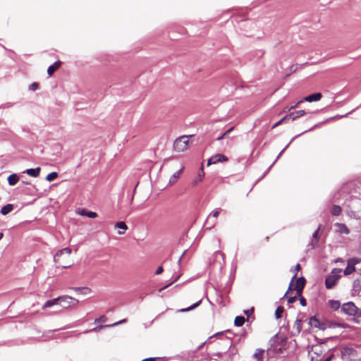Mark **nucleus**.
I'll return each instance as SVG.
<instances>
[{"instance_id":"f257e3e1","label":"nucleus","mask_w":361,"mask_h":361,"mask_svg":"<svg viewBox=\"0 0 361 361\" xmlns=\"http://www.w3.org/2000/svg\"><path fill=\"white\" fill-rule=\"evenodd\" d=\"M71 254V248H63L56 253L54 257V262L58 264L59 267H61V268H69L73 265V262L70 258Z\"/></svg>"},{"instance_id":"f03ea898","label":"nucleus","mask_w":361,"mask_h":361,"mask_svg":"<svg viewBox=\"0 0 361 361\" xmlns=\"http://www.w3.org/2000/svg\"><path fill=\"white\" fill-rule=\"evenodd\" d=\"M341 311L348 316L354 317V321L359 323L357 319L361 317V310L353 302L344 303L341 307Z\"/></svg>"},{"instance_id":"7ed1b4c3","label":"nucleus","mask_w":361,"mask_h":361,"mask_svg":"<svg viewBox=\"0 0 361 361\" xmlns=\"http://www.w3.org/2000/svg\"><path fill=\"white\" fill-rule=\"evenodd\" d=\"M66 300H70L68 306H75L78 304L79 301L68 295H63L58 297L56 298H54L53 300H47L43 305L42 308L46 309L48 307H51L53 305L58 303L59 301H66Z\"/></svg>"},{"instance_id":"20e7f679","label":"nucleus","mask_w":361,"mask_h":361,"mask_svg":"<svg viewBox=\"0 0 361 361\" xmlns=\"http://www.w3.org/2000/svg\"><path fill=\"white\" fill-rule=\"evenodd\" d=\"M192 135H183L178 137L173 142V149L178 152L186 150L189 145V138Z\"/></svg>"},{"instance_id":"39448f33","label":"nucleus","mask_w":361,"mask_h":361,"mask_svg":"<svg viewBox=\"0 0 361 361\" xmlns=\"http://www.w3.org/2000/svg\"><path fill=\"white\" fill-rule=\"evenodd\" d=\"M341 269H334L331 271V275L328 276L325 280V286L327 289L332 288L338 281L340 278V272Z\"/></svg>"},{"instance_id":"423d86ee","label":"nucleus","mask_w":361,"mask_h":361,"mask_svg":"<svg viewBox=\"0 0 361 361\" xmlns=\"http://www.w3.org/2000/svg\"><path fill=\"white\" fill-rule=\"evenodd\" d=\"M361 262V259L353 257L348 260V265L343 271L345 276H348L355 271V266Z\"/></svg>"},{"instance_id":"0eeeda50","label":"nucleus","mask_w":361,"mask_h":361,"mask_svg":"<svg viewBox=\"0 0 361 361\" xmlns=\"http://www.w3.org/2000/svg\"><path fill=\"white\" fill-rule=\"evenodd\" d=\"M227 161V157L221 154H216L208 159L207 165L215 164L218 162H224Z\"/></svg>"},{"instance_id":"6e6552de","label":"nucleus","mask_w":361,"mask_h":361,"mask_svg":"<svg viewBox=\"0 0 361 361\" xmlns=\"http://www.w3.org/2000/svg\"><path fill=\"white\" fill-rule=\"evenodd\" d=\"M305 279L304 277H300L298 279L295 281V290L296 291V294L298 296H300L302 295V292L305 287Z\"/></svg>"},{"instance_id":"1a4fd4ad","label":"nucleus","mask_w":361,"mask_h":361,"mask_svg":"<svg viewBox=\"0 0 361 361\" xmlns=\"http://www.w3.org/2000/svg\"><path fill=\"white\" fill-rule=\"evenodd\" d=\"M334 226L336 227V231L339 233H341V234H349L350 233V230L346 226V225L344 224L336 223V224H334Z\"/></svg>"},{"instance_id":"9d476101","label":"nucleus","mask_w":361,"mask_h":361,"mask_svg":"<svg viewBox=\"0 0 361 361\" xmlns=\"http://www.w3.org/2000/svg\"><path fill=\"white\" fill-rule=\"evenodd\" d=\"M126 321H127V320H126V319H122V320H121V321H118V322H115V323H114V324H111V325H106V326L100 325V326H97V327H95V328H94V329H91V330L85 331H84L83 333H84V334H86V333H88V332H90V331H97V330L101 329H102L103 327L116 326H118V325H119V324H123V323L126 322Z\"/></svg>"},{"instance_id":"9b49d317","label":"nucleus","mask_w":361,"mask_h":361,"mask_svg":"<svg viewBox=\"0 0 361 361\" xmlns=\"http://www.w3.org/2000/svg\"><path fill=\"white\" fill-rule=\"evenodd\" d=\"M322 97V95L320 92L312 94L309 96L305 97L303 100L308 102H317L319 101Z\"/></svg>"},{"instance_id":"f8f14e48","label":"nucleus","mask_w":361,"mask_h":361,"mask_svg":"<svg viewBox=\"0 0 361 361\" xmlns=\"http://www.w3.org/2000/svg\"><path fill=\"white\" fill-rule=\"evenodd\" d=\"M306 112L304 110H298L291 112L290 114L286 116H288V119H291L292 121H294L296 118L304 116Z\"/></svg>"},{"instance_id":"ddd939ff","label":"nucleus","mask_w":361,"mask_h":361,"mask_svg":"<svg viewBox=\"0 0 361 361\" xmlns=\"http://www.w3.org/2000/svg\"><path fill=\"white\" fill-rule=\"evenodd\" d=\"M41 169L40 167H37L35 169H29L23 171V173H27L28 176L37 178L39 176Z\"/></svg>"},{"instance_id":"4468645a","label":"nucleus","mask_w":361,"mask_h":361,"mask_svg":"<svg viewBox=\"0 0 361 361\" xmlns=\"http://www.w3.org/2000/svg\"><path fill=\"white\" fill-rule=\"evenodd\" d=\"M361 290V279H355L353 283L352 291L353 294H359Z\"/></svg>"},{"instance_id":"2eb2a0df","label":"nucleus","mask_w":361,"mask_h":361,"mask_svg":"<svg viewBox=\"0 0 361 361\" xmlns=\"http://www.w3.org/2000/svg\"><path fill=\"white\" fill-rule=\"evenodd\" d=\"M184 168L182 167L180 170L174 173L169 179V185H172L176 183L179 178L180 174L183 171Z\"/></svg>"},{"instance_id":"dca6fc26","label":"nucleus","mask_w":361,"mask_h":361,"mask_svg":"<svg viewBox=\"0 0 361 361\" xmlns=\"http://www.w3.org/2000/svg\"><path fill=\"white\" fill-rule=\"evenodd\" d=\"M60 65V61H56L54 64L49 66L47 69V74L49 75H53V73L59 68Z\"/></svg>"},{"instance_id":"f3484780","label":"nucleus","mask_w":361,"mask_h":361,"mask_svg":"<svg viewBox=\"0 0 361 361\" xmlns=\"http://www.w3.org/2000/svg\"><path fill=\"white\" fill-rule=\"evenodd\" d=\"M18 180L19 177L16 173H13L8 177V182L10 185H15Z\"/></svg>"},{"instance_id":"a211bd4d","label":"nucleus","mask_w":361,"mask_h":361,"mask_svg":"<svg viewBox=\"0 0 361 361\" xmlns=\"http://www.w3.org/2000/svg\"><path fill=\"white\" fill-rule=\"evenodd\" d=\"M79 214L82 216H86L89 218H96L97 216V214L94 212L87 211L86 209H82Z\"/></svg>"},{"instance_id":"6ab92c4d","label":"nucleus","mask_w":361,"mask_h":361,"mask_svg":"<svg viewBox=\"0 0 361 361\" xmlns=\"http://www.w3.org/2000/svg\"><path fill=\"white\" fill-rule=\"evenodd\" d=\"M204 176V172L203 171V168L202 167L201 170H200V172L198 174V176L192 181V185L193 186L197 185L199 182L202 181Z\"/></svg>"},{"instance_id":"aec40b11","label":"nucleus","mask_w":361,"mask_h":361,"mask_svg":"<svg viewBox=\"0 0 361 361\" xmlns=\"http://www.w3.org/2000/svg\"><path fill=\"white\" fill-rule=\"evenodd\" d=\"M264 353V350L263 349L257 348L255 350V353H254L253 357H254V358L256 359L257 361H261L262 360Z\"/></svg>"},{"instance_id":"412c9836","label":"nucleus","mask_w":361,"mask_h":361,"mask_svg":"<svg viewBox=\"0 0 361 361\" xmlns=\"http://www.w3.org/2000/svg\"><path fill=\"white\" fill-rule=\"evenodd\" d=\"M13 209V204H8L5 206H4L1 209V213L3 214V215H6L8 214V213H10L12 209Z\"/></svg>"},{"instance_id":"4be33fe9","label":"nucleus","mask_w":361,"mask_h":361,"mask_svg":"<svg viewBox=\"0 0 361 361\" xmlns=\"http://www.w3.org/2000/svg\"><path fill=\"white\" fill-rule=\"evenodd\" d=\"M309 324L312 327L319 328L321 329V324L320 322L316 319L315 317H311L309 322Z\"/></svg>"},{"instance_id":"5701e85b","label":"nucleus","mask_w":361,"mask_h":361,"mask_svg":"<svg viewBox=\"0 0 361 361\" xmlns=\"http://www.w3.org/2000/svg\"><path fill=\"white\" fill-rule=\"evenodd\" d=\"M245 318L243 316H237L235 318V320H234V324L235 326H238V327H240V326H242L243 325V324L245 323Z\"/></svg>"},{"instance_id":"b1692460","label":"nucleus","mask_w":361,"mask_h":361,"mask_svg":"<svg viewBox=\"0 0 361 361\" xmlns=\"http://www.w3.org/2000/svg\"><path fill=\"white\" fill-rule=\"evenodd\" d=\"M301 322V319H297L293 324V329L296 331L297 334H300L302 330Z\"/></svg>"},{"instance_id":"393cba45","label":"nucleus","mask_w":361,"mask_h":361,"mask_svg":"<svg viewBox=\"0 0 361 361\" xmlns=\"http://www.w3.org/2000/svg\"><path fill=\"white\" fill-rule=\"evenodd\" d=\"M341 207L338 205H334L331 209V214L334 216H338L341 213Z\"/></svg>"},{"instance_id":"a878e982","label":"nucleus","mask_w":361,"mask_h":361,"mask_svg":"<svg viewBox=\"0 0 361 361\" xmlns=\"http://www.w3.org/2000/svg\"><path fill=\"white\" fill-rule=\"evenodd\" d=\"M201 302H202V300H200L199 301H197V302L194 303L191 306H190V307H188L187 308L180 310V312H185L190 311V310L195 309V307H198L200 305Z\"/></svg>"},{"instance_id":"bb28decb","label":"nucleus","mask_w":361,"mask_h":361,"mask_svg":"<svg viewBox=\"0 0 361 361\" xmlns=\"http://www.w3.org/2000/svg\"><path fill=\"white\" fill-rule=\"evenodd\" d=\"M329 304L333 310H336L340 307V302L338 300H329Z\"/></svg>"},{"instance_id":"cd10ccee","label":"nucleus","mask_w":361,"mask_h":361,"mask_svg":"<svg viewBox=\"0 0 361 361\" xmlns=\"http://www.w3.org/2000/svg\"><path fill=\"white\" fill-rule=\"evenodd\" d=\"M57 177H58V173L56 172H51L47 176L46 180L47 181H52L54 179H56Z\"/></svg>"},{"instance_id":"c85d7f7f","label":"nucleus","mask_w":361,"mask_h":361,"mask_svg":"<svg viewBox=\"0 0 361 361\" xmlns=\"http://www.w3.org/2000/svg\"><path fill=\"white\" fill-rule=\"evenodd\" d=\"M115 227L117 228H119V229H122V230H127L128 229V226L126 224L125 222L123 221H119V222H117L116 224H115Z\"/></svg>"},{"instance_id":"c756f323","label":"nucleus","mask_w":361,"mask_h":361,"mask_svg":"<svg viewBox=\"0 0 361 361\" xmlns=\"http://www.w3.org/2000/svg\"><path fill=\"white\" fill-rule=\"evenodd\" d=\"M283 307L282 306H279L276 308L275 311V317L276 319H279L281 317V314L283 312Z\"/></svg>"},{"instance_id":"7c9ffc66","label":"nucleus","mask_w":361,"mask_h":361,"mask_svg":"<svg viewBox=\"0 0 361 361\" xmlns=\"http://www.w3.org/2000/svg\"><path fill=\"white\" fill-rule=\"evenodd\" d=\"M298 136H300V135H295V137H293L291 140L290 141V142L280 152V153L279 154L278 157H276V161H277V159L282 155V154L285 152V150L288 147V146L290 145V144L296 138L298 137Z\"/></svg>"},{"instance_id":"2f4dec72","label":"nucleus","mask_w":361,"mask_h":361,"mask_svg":"<svg viewBox=\"0 0 361 361\" xmlns=\"http://www.w3.org/2000/svg\"><path fill=\"white\" fill-rule=\"evenodd\" d=\"M233 127H231L229 129H228L224 134H222L221 135H220L219 137H218L216 138V140L218 141L219 140H221L223 138H224L225 137H226L233 130Z\"/></svg>"},{"instance_id":"473e14b6","label":"nucleus","mask_w":361,"mask_h":361,"mask_svg":"<svg viewBox=\"0 0 361 361\" xmlns=\"http://www.w3.org/2000/svg\"><path fill=\"white\" fill-rule=\"evenodd\" d=\"M39 84L37 82H32L29 86V90H32V91H35V90H37L39 89Z\"/></svg>"},{"instance_id":"72a5a7b5","label":"nucleus","mask_w":361,"mask_h":361,"mask_svg":"<svg viewBox=\"0 0 361 361\" xmlns=\"http://www.w3.org/2000/svg\"><path fill=\"white\" fill-rule=\"evenodd\" d=\"M288 119V116H285L284 117H283L281 119H280L279 121H277L276 123H274L272 126V128H274L276 127H277L278 126H279L280 124H281L283 122H284L286 120Z\"/></svg>"},{"instance_id":"f704fd0d","label":"nucleus","mask_w":361,"mask_h":361,"mask_svg":"<svg viewBox=\"0 0 361 361\" xmlns=\"http://www.w3.org/2000/svg\"><path fill=\"white\" fill-rule=\"evenodd\" d=\"M222 335H223V333H222V332L216 333V334H215L214 336H210V337L207 339V342L210 343V342H212V339L214 337L219 338V337H221Z\"/></svg>"},{"instance_id":"c9c22d12","label":"nucleus","mask_w":361,"mask_h":361,"mask_svg":"<svg viewBox=\"0 0 361 361\" xmlns=\"http://www.w3.org/2000/svg\"><path fill=\"white\" fill-rule=\"evenodd\" d=\"M106 319L104 316H101L100 317L95 319L94 323L104 322Z\"/></svg>"},{"instance_id":"e433bc0d","label":"nucleus","mask_w":361,"mask_h":361,"mask_svg":"<svg viewBox=\"0 0 361 361\" xmlns=\"http://www.w3.org/2000/svg\"><path fill=\"white\" fill-rule=\"evenodd\" d=\"M318 233H319V228L317 229L312 234V240H316V243L317 242L318 240Z\"/></svg>"},{"instance_id":"4c0bfd02","label":"nucleus","mask_w":361,"mask_h":361,"mask_svg":"<svg viewBox=\"0 0 361 361\" xmlns=\"http://www.w3.org/2000/svg\"><path fill=\"white\" fill-rule=\"evenodd\" d=\"M219 214V209H216L214 211H213L211 214H210V216H212L214 218H216Z\"/></svg>"},{"instance_id":"58836bf2","label":"nucleus","mask_w":361,"mask_h":361,"mask_svg":"<svg viewBox=\"0 0 361 361\" xmlns=\"http://www.w3.org/2000/svg\"><path fill=\"white\" fill-rule=\"evenodd\" d=\"M295 276H296V274H295V275L293 276V279H292V280H291V281H290V285H289V287H288V290H290L292 288L293 283V280L295 279ZM288 292V291H287V292L285 293L284 296H286V295H287Z\"/></svg>"},{"instance_id":"ea45409f","label":"nucleus","mask_w":361,"mask_h":361,"mask_svg":"<svg viewBox=\"0 0 361 361\" xmlns=\"http://www.w3.org/2000/svg\"><path fill=\"white\" fill-rule=\"evenodd\" d=\"M253 312H254V308L252 307L250 310H244V314H246L247 316H249L250 314H252Z\"/></svg>"},{"instance_id":"a19ab883","label":"nucleus","mask_w":361,"mask_h":361,"mask_svg":"<svg viewBox=\"0 0 361 361\" xmlns=\"http://www.w3.org/2000/svg\"><path fill=\"white\" fill-rule=\"evenodd\" d=\"M300 302L302 306H305L307 305V302H306V300L302 297L301 295L300 296Z\"/></svg>"},{"instance_id":"79ce46f5","label":"nucleus","mask_w":361,"mask_h":361,"mask_svg":"<svg viewBox=\"0 0 361 361\" xmlns=\"http://www.w3.org/2000/svg\"><path fill=\"white\" fill-rule=\"evenodd\" d=\"M350 113L346 114L345 115H341H341H336V116H334V117L331 118L330 119H336V118H344V117H346Z\"/></svg>"},{"instance_id":"37998d69","label":"nucleus","mask_w":361,"mask_h":361,"mask_svg":"<svg viewBox=\"0 0 361 361\" xmlns=\"http://www.w3.org/2000/svg\"><path fill=\"white\" fill-rule=\"evenodd\" d=\"M296 298H297V296H296V295H295V296H294V297H289V298H288V303H293V302H294L295 301V300H296Z\"/></svg>"},{"instance_id":"c03bdc74","label":"nucleus","mask_w":361,"mask_h":361,"mask_svg":"<svg viewBox=\"0 0 361 361\" xmlns=\"http://www.w3.org/2000/svg\"><path fill=\"white\" fill-rule=\"evenodd\" d=\"M164 269H163V267L161 266L159 267L157 269V271H156V274H160L163 272Z\"/></svg>"},{"instance_id":"a18cd8bd","label":"nucleus","mask_w":361,"mask_h":361,"mask_svg":"<svg viewBox=\"0 0 361 361\" xmlns=\"http://www.w3.org/2000/svg\"><path fill=\"white\" fill-rule=\"evenodd\" d=\"M215 254H216V255H221V257L223 258V260H224V254L223 252H221L220 251H216L215 252Z\"/></svg>"},{"instance_id":"49530a36","label":"nucleus","mask_w":361,"mask_h":361,"mask_svg":"<svg viewBox=\"0 0 361 361\" xmlns=\"http://www.w3.org/2000/svg\"><path fill=\"white\" fill-rule=\"evenodd\" d=\"M69 301H70V300L61 301L62 302L66 303V305H64V306H63L65 308H67V307H69V306H68V305H69Z\"/></svg>"},{"instance_id":"de8ad7c7","label":"nucleus","mask_w":361,"mask_h":361,"mask_svg":"<svg viewBox=\"0 0 361 361\" xmlns=\"http://www.w3.org/2000/svg\"><path fill=\"white\" fill-rule=\"evenodd\" d=\"M185 252H186V250H185V251L183 252V253L182 254V255L180 257V258L178 259V263H180V261H181V259H182L183 257L184 256V255L185 254Z\"/></svg>"},{"instance_id":"09e8293b","label":"nucleus","mask_w":361,"mask_h":361,"mask_svg":"<svg viewBox=\"0 0 361 361\" xmlns=\"http://www.w3.org/2000/svg\"><path fill=\"white\" fill-rule=\"evenodd\" d=\"M300 269V265L299 264H297L295 266V271H299Z\"/></svg>"},{"instance_id":"8fccbe9b","label":"nucleus","mask_w":361,"mask_h":361,"mask_svg":"<svg viewBox=\"0 0 361 361\" xmlns=\"http://www.w3.org/2000/svg\"><path fill=\"white\" fill-rule=\"evenodd\" d=\"M12 106V104L8 103V104H6L4 107H9V106Z\"/></svg>"},{"instance_id":"3c124183","label":"nucleus","mask_w":361,"mask_h":361,"mask_svg":"<svg viewBox=\"0 0 361 361\" xmlns=\"http://www.w3.org/2000/svg\"><path fill=\"white\" fill-rule=\"evenodd\" d=\"M75 291L79 293L81 290V288H75Z\"/></svg>"},{"instance_id":"603ef678","label":"nucleus","mask_w":361,"mask_h":361,"mask_svg":"<svg viewBox=\"0 0 361 361\" xmlns=\"http://www.w3.org/2000/svg\"><path fill=\"white\" fill-rule=\"evenodd\" d=\"M217 241H218V244H219V245L220 246V245H221V240H220V238H218V239H217Z\"/></svg>"},{"instance_id":"864d4df0","label":"nucleus","mask_w":361,"mask_h":361,"mask_svg":"<svg viewBox=\"0 0 361 361\" xmlns=\"http://www.w3.org/2000/svg\"><path fill=\"white\" fill-rule=\"evenodd\" d=\"M4 236V234L2 233H0V240L2 239Z\"/></svg>"},{"instance_id":"5fc2aeb1","label":"nucleus","mask_w":361,"mask_h":361,"mask_svg":"<svg viewBox=\"0 0 361 361\" xmlns=\"http://www.w3.org/2000/svg\"><path fill=\"white\" fill-rule=\"evenodd\" d=\"M312 129V128H310V129H309V130H305V131H304V132H302L301 134H303V133H307V131H310V130H311Z\"/></svg>"},{"instance_id":"6e6d98bb","label":"nucleus","mask_w":361,"mask_h":361,"mask_svg":"<svg viewBox=\"0 0 361 361\" xmlns=\"http://www.w3.org/2000/svg\"><path fill=\"white\" fill-rule=\"evenodd\" d=\"M276 161L275 160V161H274V162L273 164H271V165H270V167L268 169V170H269V169H270L271 167H272V166H274V164H275V162H276Z\"/></svg>"},{"instance_id":"4d7b16f0","label":"nucleus","mask_w":361,"mask_h":361,"mask_svg":"<svg viewBox=\"0 0 361 361\" xmlns=\"http://www.w3.org/2000/svg\"><path fill=\"white\" fill-rule=\"evenodd\" d=\"M276 161L275 160V161H274V162L273 164H271V165H270V167L268 169V170H269V169H270L271 167H272V166H274V164H275V162H276Z\"/></svg>"},{"instance_id":"13d9d810","label":"nucleus","mask_w":361,"mask_h":361,"mask_svg":"<svg viewBox=\"0 0 361 361\" xmlns=\"http://www.w3.org/2000/svg\"><path fill=\"white\" fill-rule=\"evenodd\" d=\"M345 326H346L345 324H339V326H341V327H343V328L345 327Z\"/></svg>"},{"instance_id":"bf43d9fd","label":"nucleus","mask_w":361,"mask_h":361,"mask_svg":"<svg viewBox=\"0 0 361 361\" xmlns=\"http://www.w3.org/2000/svg\"><path fill=\"white\" fill-rule=\"evenodd\" d=\"M351 361H361L360 359H357V360H351Z\"/></svg>"},{"instance_id":"052dcab7","label":"nucleus","mask_w":361,"mask_h":361,"mask_svg":"<svg viewBox=\"0 0 361 361\" xmlns=\"http://www.w3.org/2000/svg\"><path fill=\"white\" fill-rule=\"evenodd\" d=\"M118 234H119V235H122V234H123V232L118 231Z\"/></svg>"},{"instance_id":"680f3d73","label":"nucleus","mask_w":361,"mask_h":361,"mask_svg":"<svg viewBox=\"0 0 361 361\" xmlns=\"http://www.w3.org/2000/svg\"><path fill=\"white\" fill-rule=\"evenodd\" d=\"M303 100H300L299 101L298 103H297V105L299 104L300 103L302 102Z\"/></svg>"},{"instance_id":"e2e57ef3","label":"nucleus","mask_w":361,"mask_h":361,"mask_svg":"<svg viewBox=\"0 0 361 361\" xmlns=\"http://www.w3.org/2000/svg\"><path fill=\"white\" fill-rule=\"evenodd\" d=\"M83 289L87 290H89L87 288H83Z\"/></svg>"},{"instance_id":"0e129e2a","label":"nucleus","mask_w":361,"mask_h":361,"mask_svg":"<svg viewBox=\"0 0 361 361\" xmlns=\"http://www.w3.org/2000/svg\"><path fill=\"white\" fill-rule=\"evenodd\" d=\"M325 361H329V360H325Z\"/></svg>"}]
</instances>
